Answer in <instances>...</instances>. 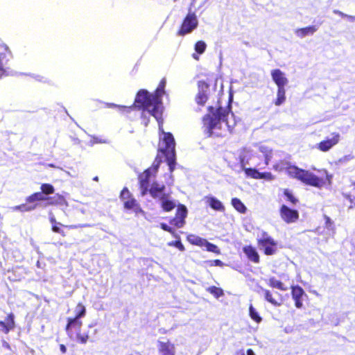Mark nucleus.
<instances>
[{
  "label": "nucleus",
  "mask_w": 355,
  "mask_h": 355,
  "mask_svg": "<svg viewBox=\"0 0 355 355\" xmlns=\"http://www.w3.org/2000/svg\"><path fill=\"white\" fill-rule=\"evenodd\" d=\"M317 30L318 27L316 26H309L296 29L295 33L298 37H304L309 35H313Z\"/></svg>",
  "instance_id": "19"
},
{
  "label": "nucleus",
  "mask_w": 355,
  "mask_h": 355,
  "mask_svg": "<svg viewBox=\"0 0 355 355\" xmlns=\"http://www.w3.org/2000/svg\"><path fill=\"white\" fill-rule=\"evenodd\" d=\"M284 195L286 196L288 200H289L292 203L294 204L296 202L297 200L295 198V197L292 195V193L288 189H285Z\"/></svg>",
  "instance_id": "46"
},
{
  "label": "nucleus",
  "mask_w": 355,
  "mask_h": 355,
  "mask_svg": "<svg viewBox=\"0 0 355 355\" xmlns=\"http://www.w3.org/2000/svg\"><path fill=\"white\" fill-rule=\"evenodd\" d=\"M175 141L171 132H163V137L158 143V155H175Z\"/></svg>",
  "instance_id": "4"
},
{
  "label": "nucleus",
  "mask_w": 355,
  "mask_h": 355,
  "mask_svg": "<svg viewBox=\"0 0 355 355\" xmlns=\"http://www.w3.org/2000/svg\"><path fill=\"white\" fill-rule=\"evenodd\" d=\"M263 293V295H264V297H265V299L268 302H270V304L275 305V306H280L282 304V301L280 302H278L277 300H276L272 295L270 291L268 290H266V289H263V288H261Z\"/></svg>",
  "instance_id": "26"
},
{
  "label": "nucleus",
  "mask_w": 355,
  "mask_h": 355,
  "mask_svg": "<svg viewBox=\"0 0 355 355\" xmlns=\"http://www.w3.org/2000/svg\"><path fill=\"white\" fill-rule=\"evenodd\" d=\"M48 200V198H46L42 193H35L30 196H28L26 199L27 202H32L36 200Z\"/></svg>",
  "instance_id": "33"
},
{
  "label": "nucleus",
  "mask_w": 355,
  "mask_h": 355,
  "mask_svg": "<svg viewBox=\"0 0 355 355\" xmlns=\"http://www.w3.org/2000/svg\"><path fill=\"white\" fill-rule=\"evenodd\" d=\"M193 58H195L196 60L198 59V56L196 55L195 53L193 54Z\"/></svg>",
  "instance_id": "56"
},
{
  "label": "nucleus",
  "mask_w": 355,
  "mask_h": 355,
  "mask_svg": "<svg viewBox=\"0 0 355 355\" xmlns=\"http://www.w3.org/2000/svg\"><path fill=\"white\" fill-rule=\"evenodd\" d=\"M282 219L287 223H295L299 218L297 211L291 209L286 205H282L280 209Z\"/></svg>",
  "instance_id": "10"
},
{
  "label": "nucleus",
  "mask_w": 355,
  "mask_h": 355,
  "mask_svg": "<svg viewBox=\"0 0 355 355\" xmlns=\"http://www.w3.org/2000/svg\"><path fill=\"white\" fill-rule=\"evenodd\" d=\"M48 200L49 202H48V205H64L68 206L67 202L64 199V198L59 194H56L53 198H48Z\"/></svg>",
  "instance_id": "21"
},
{
  "label": "nucleus",
  "mask_w": 355,
  "mask_h": 355,
  "mask_svg": "<svg viewBox=\"0 0 355 355\" xmlns=\"http://www.w3.org/2000/svg\"><path fill=\"white\" fill-rule=\"evenodd\" d=\"M243 250L250 261L254 263L259 262V256L254 247L251 245H246L243 247Z\"/></svg>",
  "instance_id": "16"
},
{
  "label": "nucleus",
  "mask_w": 355,
  "mask_h": 355,
  "mask_svg": "<svg viewBox=\"0 0 355 355\" xmlns=\"http://www.w3.org/2000/svg\"><path fill=\"white\" fill-rule=\"evenodd\" d=\"M185 221L180 219L178 216H175V218L171 220V224L175 225L178 228H180L184 226Z\"/></svg>",
  "instance_id": "42"
},
{
  "label": "nucleus",
  "mask_w": 355,
  "mask_h": 355,
  "mask_svg": "<svg viewBox=\"0 0 355 355\" xmlns=\"http://www.w3.org/2000/svg\"><path fill=\"white\" fill-rule=\"evenodd\" d=\"M281 170H285L290 177L315 187L322 188L331 184V176L325 170H318L313 173L289 164L281 168Z\"/></svg>",
  "instance_id": "1"
},
{
  "label": "nucleus",
  "mask_w": 355,
  "mask_h": 355,
  "mask_svg": "<svg viewBox=\"0 0 355 355\" xmlns=\"http://www.w3.org/2000/svg\"><path fill=\"white\" fill-rule=\"evenodd\" d=\"M187 215V209L185 206L180 205L177 209L176 216H178L180 219L184 220Z\"/></svg>",
  "instance_id": "38"
},
{
  "label": "nucleus",
  "mask_w": 355,
  "mask_h": 355,
  "mask_svg": "<svg viewBox=\"0 0 355 355\" xmlns=\"http://www.w3.org/2000/svg\"><path fill=\"white\" fill-rule=\"evenodd\" d=\"M60 352L62 353V354H65L66 352H67V347H65L64 345L63 344H61L60 345Z\"/></svg>",
  "instance_id": "53"
},
{
  "label": "nucleus",
  "mask_w": 355,
  "mask_h": 355,
  "mask_svg": "<svg viewBox=\"0 0 355 355\" xmlns=\"http://www.w3.org/2000/svg\"><path fill=\"white\" fill-rule=\"evenodd\" d=\"M94 326V324H89V327L92 328Z\"/></svg>",
  "instance_id": "59"
},
{
  "label": "nucleus",
  "mask_w": 355,
  "mask_h": 355,
  "mask_svg": "<svg viewBox=\"0 0 355 355\" xmlns=\"http://www.w3.org/2000/svg\"><path fill=\"white\" fill-rule=\"evenodd\" d=\"M339 134L334 133L333 137L331 139H327L320 141L318 144V148L322 151H327L329 150L331 147L336 145L339 141Z\"/></svg>",
  "instance_id": "14"
},
{
  "label": "nucleus",
  "mask_w": 355,
  "mask_h": 355,
  "mask_svg": "<svg viewBox=\"0 0 355 355\" xmlns=\"http://www.w3.org/2000/svg\"><path fill=\"white\" fill-rule=\"evenodd\" d=\"M249 314H250L251 319L257 323H259L262 320V318L259 316L258 312L252 306V304L250 305V307H249Z\"/></svg>",
  "instance_id": "31"
},
{
  "label": "nucleus",
  "mask_w": 355,
  "mask_h": 355,
  "mask_svg": "<svg viewBox=\"0 0 355 355\" xmlns=\"http://www.w3.org/2000/svg\"><path fill=\"white\" fill-rule=\"evenodd\" d=\"M241 169L245 171V174L248 176L253 178L254 179H259V171H257L255 169H252V168H245L244 166H243V160H241Z\"/></svg>",
  "instance_id": "30"
},
{
  "label": "nucleus",
  "mask_w": 355,
  "mask_h": 355,
  "mask_svg": "<svg viewBox=\"0 0 355 355\" xmlns=\"http://www.w3.org/2000/svg\"><path fill=\"white\" fill-rule=\"evenodd\" d=\"M292 297L295 301V305L297 308L301 309L303 306V297L306 296L304 290L299 286L291 287Z\"/></svg>",
  "instance_id": "13"
},
{
  "label": "nucleus",
  "mask_w": 355,
  "mask_h": 355,
  "mask_svg": "<svg viewBox=\"0 0 355 355\" xmlns=\"http://www.w3.org/2000/svg\"><path fill=\"white\" fill-rule=\"evenodd\" d=\"M162 102L153 94L146 89H140L135 99L134 106L139 110H146L157 120L162 118Z\"/></svg>",
  "instance_id": "3"
},
{
  "label": "nucleus",
  "mask_w": 355,
  "mask_h": 355,
  "mask_svg": "<svg viewBox=\"0 0 355 355\" xmlns=\"http://www.w3.org/2000/svg\"><path fill=\"white\" fill-rule=\"evenodd\" d=\"M194 48L198 53L202 54L205 51L207 45L205 42L200 40L195 44Z\"/></svg>",
  "instance_id": "37"
},
{
  "label": "nucleus",
  "mask_w": 355,
  "mask_h": 355,
  "mask_svg": "<svg viewBox=\"0 0 355 355\" xmlns=\"http://www.w3.org/2000/svg\"><path fill=\"white\" fill-rule=\"evenodd\" d=\"M232 206L239 212L245 213L246 207L243 203L238 198H234L232 200Z\"/></svg>",
  "instance_id": "29"
},
{
  "label": "nucleus",
  "mask_w": 355,
  "mask_h": 355,
  "mask_svg": "<svg viewBox=\"0 0 355 355\" xmlns=\"http://www.w3.org/2000/svg\"><path fill=\"white\" fill-rule=\"evenodd\" d=\"M268 285L272 288H278L281 291H286V288L284 286L283 283L275 277H271L268 279Z\"/></svg>",
  "instance_id": "27"
},
{
  "label": "nucleus",
  "mask_w": 355,
  "mask_h": 355,
  "mask_svg": "<svg viewBox=\"0 0 355 355\" xmlns=\"http://www.w3.org/2000/svg\"><path fill=\"white\" fill-rule=\"evenodd\" d=\"M11 58H12V53L8 46L4 43H0V79L14 74L13 71L9 67H4Z\"/></svg>",
  "instance_id": "6"
},
{
  "label": "nucleus",
  "mask_w": 355,
  "mask_h": 355,
  "mask_svg": "<svg viewBox=\"0 0 355 355\" xmlns=\"http://www.w3.org/2000/svg\"><path fill=\"white\" fill-rule=\"evenodd\" d=\"M49 220H50V222H51L52 226L53 225H61V223H58L56 221L55 216L52 214H50V218H49Z\"/></svg>",
  "instance_id": "52"
},
{
  "label": "nucleus",
  "mask_w": 355,
  "mask_h": 355,
  "mask_svg": "<svg viewBox=\"0 0 355 355\" xmlns=\"http://www.w3.org/2000/svg\"><path fill=\"white\" fill-rule=\"evenodd\" d=\"M258 245L267 255H272L277 252V242L266 232H262L257 239Z\"/></svg>",
  "instance_id": "8"
},
{
  "label": "nucleus",
  "mask_w": 355,
  "mask_h": 355,
  "mask_svg": "<svg viewBox=\"0 0 355 355\" xmlns=\"http://www.w3.org/2000/svg\"><path fill=\"white\" fill-rule=\"evenodd\" d=\"M0 327L5 334H8L11 329H14V315L12 313L9 314L6 318V322L0 321Z\"/></svg>",
  "instance_id": "17"
},
{
  "label": "nucleus",
  "mask_w": 355,
  "mask_h": 355,
  "mask_svg": "<svg viewBox=\"0 0 355 355\" xmlns=\"http://www.w3.org/2000/svg\"><path fill=\"white\" fill-rule=\"evenodd\" d=\"M326 227L331 230H333V231L334 230L333 222L328 217L326 218Z\"/></svg>",
  "instance_id": "49"
},
{
  "label": "nucleus",
  "mask_w": 355,
  "mask_h": 355,
  "mask_svg": "<svg viewBox=\"0 0 355 355\" xmlns=\"http://www.w3.org/2000/svg\"><path fill=\"white\" fill-rule=\"evenodd\" d=\"M77 339L78 340V341L83 344H85L88 339H89V335L88 334H81L80 333H78L77 334Z\"/></svg>",
  "instance_id": "45"
},
{
  "label": "nucleus",
  "mask_w": 355,
  "mask_h": 355,
  "mask_svg": "<svg viewBox=\"0 0 355 355\" xmlns=\"http://www.w3.org/2000/svg\"><path fill=\"white\" fill-rule=\"evenodd\" d=\"M208 100V93L198 91L196 96V101L200 105H204Z\"/></svg>",
  "instance_id": "28"
},
{
  "label": "nucleus",
  "mask_w": 355,
  "mask_h": 355,
  "mask_svg": "<svg viewBox=\"0 0 355 355\" xmlns=\"http://www.w3.org/2000/svg\"><path fill=\"white\" fill-rule=\"evenodd\" d=\"M160 200L163 209L166 211L172 210L175 207V203L173 201L170 200L166 196H163Z\"/></svg>",
  "instance_id": "25"
},
{
  "label": "nucleus",
  "mask_w": 355,
  "mask_h": 355,
  "mask_svg": "<svg viewBox=\"0 0 355 355\" xmlns=\"http://www.w3.org/2000/svg\"><path fill=\"white\" fill-rule=\"evenodd\" d=\"M175 157H173V156L166 157L167 165L168 166V168H169V170L171 171V172H172L174 170L175 166L176 164Z\"/></svg>",
  "instance_id": "43"
},
{
  "label": "nucleus",
  "mask_w": 355,
  "mask_h": 355,
  "mask_svg": "<svg viewBox=\"0 0 355 355\" xmlns=\"http://www.w3.org/2000/svg\"><path fill=\"white\" fill-rule=\"evenodd\" d=\"M259 179L272 180L274 178L270 173H259Z\"/></svg>",
  "instance_id": "47"
},
{
  "label": "nucleus",
  "mask_w": 355,
  "mask_h": 355,
  "mask_svg": "<svg viewBox=\"0 0 355 355\" xmlns=\"http://www.w3.org/2000/svg\"><path fill=\"white\" fill-rule=\"evenodd\" d=\"M176 238L178 239V240L170 241V242L167 243V245L170 246V247H175L176 248H178L179 250H180L182 252L184 251L185 248L183 245V244L182 243L180 237L177 235Z\"/></svg>",
  "instance_id": "34"
},
{
  "label": "nucleus",
  "mask_w": 355,
  "mask_h": 355,
  "mask_svg": "<svg viewBox=\"0 0 355 355\" xmlns=\"http://www.w3.org/2000/svg\"><path fill=\"white\" fill-rule=\"evenodd\" d=\"M164 188L165 187L164 184L157 182H153L150 189H149V192L154 198H158L161 199L163 196H166L163 193Z\"/></svg>",
  "instance_id": "15"
},
{
  "label": "nucleus",
  "mask_w": 355,
  "mask_h": 355,
  "mask_svg": "<svg viewBox=\"0 0 355 355\" xmlns=\"http://www.w3.org/2000/svg\"><path fill=\"white\" fill-rule=\"evenodd\" d=\"M98 178L97 176L94 178V180H95V181H98Z\"/></svg>",
  "instance_id": "58"
},
{
  "label": "nucleus",
  "mask_w": 355,
  "mask_h": 355,
  "mask_svg": "<svg viewBox=\"0 0 355 355\" xmlns=\"http://www.w3.org/2000/svg\"><path fill=\"white\" fill-rule=\"evenodd\" d=\"M209 262L211 263V266H223L224 265V263L220 260L218 259L210 261Z\"/></svg>",
  "instance_id": "50"
},
{
  "label": "nucleus",
  "mask_w": 355,
  "mask_h": 355,
  "mask_svg": "<svg viewBox=\"0 0 355 355\" xmlns=\"http://www.w3.org/2000/svg\"><path fill=\"white\" fill-rule=\"evenodd\" d=\"M207 202L209 206L214 210L223 211L224 206L222 202L214 197H207Z\"/></svg>",
  "instance_id": "23"
},
{
  "label": "nucleus",
  "mask_w": 355,
  "mask_h": 355,
  "mask_svg": "<svg viewBox=\"0 0 355 355\" xmlns=\"http://www.w3.org/2000/svg\"><path fill=\"white\" fill-rule=\"evenodd\" d=\"M52 230L54 232H56V233H60L61 234L62 236H65L64 233L63 232V231H62L60 230V228L58 226V225H53L52 226Z\"/></svg>",
  "instance_id": "51"
},
{
  "label": "nucleus",
  "mask_w": 355,
  "mask_h": 355,
  "mask_svg": "<svg viewBox=\"0 0 355 355\" xmlns=\"http://www.w3.org/2000/svg\"><path fill=\"white\" fill-rule=\"evenodd\" d=\"M41 190L42 193L45 194H51L54 192V188L51 184H43L41 186Z\"/></svg>",
  "instance_id": "41"
},
{
  "label": "nucleus",
  "mask_w": 355,
  "mask_h": 355,
  "mask_svg": "<svg viewBox=\"0 0 355 355\" xmlns=\"http://www.w3.org/2000/svg\"><path fill=\"white\" fill-rule=\"evenodd\" d=\"M49 166L51 167H54V166L53 164H50Z\"/></svg>",
  "instance_id": "60"
},
{
  "label": "nucleus",
  "mask_w": 355,
  "mask_h": 355,
  "mask_svg": "<svg viewBox=\"0 0 355 355\" xmlns=\"http://www.w3.org/2000/svg\"><path fill=\"white\" fill-rule=\"evenodd\" d=\"M160 163L161 159L159 157H157L155 159L153 166L139 176L141 196H145L147 193L149 187L150 179L157 173Z\"/></svg>",
  "instance_id": "5"
},
{
  "label": "nucleus",
  "mask_w": 355,
  "mask_h": 355,
  "mask_svg": "<svg viewBox=\"0 0 355 355\" xmlns=\"http://www.w3.org/2000/svg\"><path fill=\"white\" fill-rule=\"evenodd\" d=\"M160 227L162 230L171 233L175 237H177V235L175 234V232L173 230V229L168 227L167 225L164 223H161Z\"/></svg>",
  "instance_id": "48"
},
{
  "label": "nucleus",
  "mask_w": 355,
  "mask_h": 355,
  "mask_svg": "<svg viewBox=\"0 0 355 355\" xmlns=\"http://www.w3.org/2000/svg\"><path fill=\"white\" fill-rule=\"evenodd\" d=\"M117 105H116V104H114V103H107V106L108 107H114V108H117Z\"/></svg>",
  "instance_id": "55"
},
{
  "label": "nucleus",
  "mask_w": 355,
  "mask_h": 355,
  "mask_svg": "<svg viewBox=\"0 0 355 355\" xmlns=\"http://www.w3.org/2000/svg\"><path fill=\"white\" fill-rule=\"evenodd\" d=\"M166 84V80L165 78H163L159 85L157 89L155 91V93L153 94L155 96H156L157 100H159L160 102H162V97L165 94V86Z\"/></svg>",
  "instance_id": "20"
},
{
  "label": "nucleus",
  "mask_w": 355,
  "mask_h": 355,
  "mask_svg": "<svg viewBox=\"0 0 355 355\" xmlns=\"http://www.w3.org/2000/svg\"><path fill=\"white\" fill-rule=\"evenodd\" d=\"M75 312L76 313L75 317L80 318L85 315L86 309L82 303H78L76 306Z\"/></svg>",
  "instance_id": "35"
},
{
  "label": "nucleus",
  "mask_w": 355,
  "mask_h": 355,
  "mask_svg": "<svg viewBox=\"0 0 355 355\" xmlns=\"http://www.w3.org/2000/svg\"><path fill=\"white\" fill-rule=\"evenodd\" d=\"M198 26V20L196 14L189 12L183 19L176 34L178 36H184L192 33Z\"/></svg>",
  "instance_id": "7"
},
{
  "label": "nucleus",
  "mask_w": 355,
  "mask_h": 355,
  "mask_svg": "<svg viewBox=\"0 0 355 355\" xmlns=\"http://www.w3.org/2000/svg\"><path fill=\"white\" fill-rule=\"evenodd\" d=\"M134 105L125 106V105H117V110L119 112L125 114L130 113L133 110Z\"/></svg>",
  "instance_id": "44"
},
{
  "label": "nucleus",
  "mask_w": 355,
  "mask_h": 355,
  "mask_svg": "<svg viewBox=\"0 0 355 355\" xmlns=\"http://www.w3.org/2000/svg\"><path fill=\"white\" fill-rule=\"evenodd\" d=\"M243 355H255V354L252 349H249L246 351L245 353H243Z\"/></svg>",
  "instance_id": "54"
},
{
  "label": "nucleus",
  "mask_w": 355,
  "mask_h": 355,
  "mask_svg": "<svg viewBox=\"0 0 355 355\" xmlns=\"http://www.w3.org/2000/svg\"><path fill=\"white\" fill-rule=\"evenodd\" d=\"M204 247H205L207 250L209 252H211L218 254L220 253V250L216 245L212 244L207 241H206V244H205Z\"/></svg>",
  "instance_id": "39"
},
{
  "label": "nucleus",
  "mask_w": 355,
  "mask_h": 355,
  "mask_svg": "<svg viewBox=\"0 0 355 355\" xmlns=\"http://www.w3.org/2000/svg\"><path fill=\"white\" fill-rule=\"evenodd\" d=\"M286 101V89L285 87L277 88V98L274 101V103L277 106H279L283 104Z\"/></svg>",
  "instance_id": "22"
},
{
  "label": "nucleus",
  "mask_w": 355,
  "mask_h": 355,
  "mask_svg": "<svg viewBox=\"0 0 355 355\" xmlns=\"http://www.w3.org/2000/svg\"><path fill=\"white\" fill-rule=\"evenodd\" d=\"M120 198L123 202L125 209H131L137 214L142 211L137 200L132 197L127 188H124L121 191Z\"/></svg>",
  "instance_id": "9"
},
{
  "label": "nucleus",
  "mask_w": 355,
  "mask_h": 355,
  "mask_svg": "<svg viewBox=\"0 0 355 355\" xmlns=\"http://www.w3.org/2000/svg\"><path fill=\"white\" fill-rule=\"evenodd\" d=\"M68 324L66 327V330L69 334V331L71 329H74L76 331H80L81 326L83 324V322L81 320H80V318H69L67 319Z\"/></svg>",
  "instance_id": "18"
},
{
  "label": "nucleus",
  "mask_w": 355,
  "mask_h": 355,
  "mask_svg": "<svg viewBox=\"0 0 355 355\" xmlns=\"http://www.w3.org/2000/svg\"><path fill=\"white\" fill-rule=\"evenodd\" d=\"M187 240L191 244L200 247L205 246V244H206L207 241L206 239L193 234L189 235Z\"/></svg>",
  "instance_id": "24"
},
{
  "label": "nucleus",
  "mask_w": 355,
  "mask_h": 355,
  "mask_svg": "<svg viewBox=\"0 0 355 355\" xmlns=\"http://www.w3.org/2000/svg\"><path fill=\"white\" fill-rule=\"evenodd\" d=\"M157 349L160 355H175V346L169 340H158Z\"/></svg>",
  "instance_id": "11"
},
{
  "label": "nucleus",
  "mask_w": 355,
  "mask_h": 355,
  "mask_svg": "<svg viewBox=\"0 0 355 355\" xmlns=\"http://www.w3.org/2000/svg\"><path fill=\"white\" fill-rule=\"evenodd\" d=\"M230 101L225 107L221 105L214 107L209 106L207 113L202 117V126L209 137H220L222 134L218 130L221 129V122L227 121V118L231 112Z\"/></svg>",
  "instance_id": "2"
},
{
  "label": "nucleus",
  "mask_w": 355,
  "mask_h": 355,
  "mask_svg": "<svg viewBox=\"0 0 355 355\" xmlns=\"http://www.w3.org/2000/svg\"><path fill=\"white\" fill-rule=\"evenodd\" d=\"M70 228H76V225H71L69 226Z\"/></svg>",
  "instance_id": "57"
},
{
  "label": "nucleus",
  "mask_w": 355,
  "mask_h": 355,
  "mask_svg": "<svg viewBox=\"0 0 355 355\" xmlns=\"http://www.w3.org/2000/svg\"><path fill=\"white\" fill-rule=\"evenodd\" d=\"M198 91L208 93L209 85L205 80H200L198 83Z\"/></svg>",
  "instance_id": "40"
},
{
  "label": "nucleus",
  "mask_w": 355,
  "mask_h": 355,
  "mask_svg": "<svg viewBox=\"0 0 355 355\" xmlns=\"http://www.w3.org/2000/svg\"><path fill=\"white\" fill-rule=\"evenodd\" d=\"M35 208V206H27L26 205L23 204L21 205L12 207L10 209L13 211H31V210L34 209Z\"/></svg>",
  "instance_id": "36"
},
{
  "label": "nucleus",
  "mask_w": 355,
  "mask_h": 355,
  "mask_svg": "<svg viewBox=\"0 0 355 355\" xmlns=\"http://www.w3.org/2000/svg\"><path fill=\"white\" fill-rule=\"evenodd\" d=\"M207 291L214 295L216 298L223 296L224 295L223 289L216 286H210L207 288Z\"/></svg>",
  "instance_id": "32"
},
{
  "label": "nucleus",
  "mask_w": 355,
  "mask_h": 355,
  "mask_svg": "<svg viewBox=\"0 0 355 355\" xmlns=\"http://www.w3.org/2000/svg\"><path fill=\"white\" fill-rule=\"evenodd\" d=\"M270 74L272 79L276 84L277 88L285 87L288 85V80L286 77L285 73L280 69H273L271 71Z\"/></svg>",
  "instance_id": "12"
}]
</instances>
